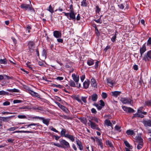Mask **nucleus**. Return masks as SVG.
I'll return each instance as SVG.
<instances>
[{"label":"nucleus","mask_w":151,"mask_h":151,"mask_svg":"<svg viewBox=\"0 0 151 151\" xmlns=\"http://www.w3.org/2000/svg\"><path fill=\"white\" fill-rule=\"evenodd\" d=\"M147 45L150 46L151 45V38L149 37L147 40Z\"/></svg>","instance_id":"nucleus-43"},{"label":"nucleus","mask_w":151,"mask_h":151,"mask_svg":"<svg viewBox=\"0 0 151 151\" xmlns=\"http://www.w3.org/2000/svg\"><path fill=\"white\" fill-rule=\"evenodd\" d=\"M72 77L73 81L75 82L76 83V85H77L79 81V76H77L75 73H73L72 74Z\"/></svg>","instance_id":"nucleus-10"},{"label":"nucleus","mask_w":151,"mask_h":151,"mask_svg":"<svg viewBox=\"0 0 151 151\" xmlns=\"http://www.w3.org/2000/svg\"><path fill=\"white\" fill-rule=\"evenodd\" d=\"M81 17L80 16V14L79 13H78L76 17V19L77 21H79Z\"/></svg>","instance_id":"nucleus-61"},{"label":"nucleus","mask_w":151,"mask_h":151,"mask_svg":"<svg viewBox=\"0 0 151 151\" xmlns=\"http://www.w3.org/2000/svg\"><path fill=\"white\" fill-rule=\"evenodd\" d=\"M91 86L94 87H97V84L95 79L92 78L91 79Z\"/></svg>","instance_id":"nucleus-14"},{"label":"nucleus","mask_w":151,"mask_h":151,"mask_svg":"<svg viewBox=\"0 0 151 151\" xmlns=\"http://www.w3.org/2000/svg\"><path fill=\"white\" fill-rule=\"evenodd\" d=\"M111 93L112 96L116 98L118 95H120L121 92L119 91H112L111 92Z\"/></svg>","instance_id":"nucleus-18"},{"label":"nucleus","mask_w":151,"mask_h":151,"mask_svg":"<svg viewBox=\"0 0 151 151\" xmlns=\"http://www.w3.org/2000/svg\"><path fill=\"white\" fill-rule=\"evenodd\" d=\"M47 10L51 13L52 14L54 12L53 8L52 7L51 5H50L49 6L48 8L47 9Z\"/></svg>","instance_id":"nucleus-31"},{"label":"nucleus","mask_w":151,"mask_h":151,"mask_svg":"<svg viewBox=\"0 0 151 151\" xmlns=\"http://www.w3.org/2000/svg\"><path fill=\"white\" fill-rule=\"evenodd\" d=\"M66 132V129H63L60 132V135L61 137H66L67 134H65Z\"/></svg>","instance_id":"nucleus-22"},{"label":"nucleus","mask_w":151,"mask_h":151,"mask_svg":"<svg viewBox=\"0 0 151 151\" xmlns=\"http://www.w3.org/2000/svg\"><path fill=\"white\" fill-rule=\"evenodd\" d=\"M93 27H94L95 29L96 33V35L98 36H100V32H99L98 29L97 28L96 25V24H94L93 25Z\"/></svg>","instance_id":"nucleus-27"},{"label":"nucleus","mask_w":151,"mask_h":151,"mask_svg":"<svg viewBox=\"0 0 151 151\" xmlns=\"http://www.w3.org/2000/svg\"><path fill=\"white\" fill-rule=\"evenodd\" d=\"M146 50V48L145 44V43L143 45L142 47L140 48L139 50L140 53L141 55L140 57H142L143 54Z\"/></svg>","instance_id":"nucleus-9"},{"label":"nucleus","mask_w":151,"mask_h":151,"mask_svg":"<svg viewBox=\"0 0 151 151\" xmlns=\"http://www.w3.org/2000/svg\"><path fill=\"white\" fill-rule=\"evenodd\" d=\"M17 116L19 119H26L27 117L25 116L24 115H19Z\"/></svg>","instance_id":"nucleus-48"},{"label":"nucleus","mask_w":151,"mask_h":151,"mask_svg":"<svg viewBox=\"0 0 151 151\" xmlns=\"http://www.w3.org/2000/svg\"><path fill=\"white\" fill-rule=\"evenodd\" d=\"M74 11L73 8V6L72 4H71L70 6L69 12Z\"/></svg>","instance_id":"nucleus-56"},{"label":"nucleus","mask_w":151,"mask_h":151,"mask_svg":"<svg viewBox=\"0 0 151 151\" xmlns=\"http://www.w3.org/2000/svg\"><path fill=\"white\" fill-rule=\"evenodd\" d=\"M40 126V124L38 123H32L31 124H29V125H26V126H27V127H30L31 126Z\"/></svg>","instance_id":"nucleus-30"},{"label":"nucleus","mask_w":151,"mask_h":151,"mask_svg":"<svg viewBox=\"0 0 151 151\" xmlns=\"http://www.w3.org/2000/svg\"><path fill=\"white\" fill-rule=\"evenodd\" d=\"M96 12L98 14H99L100 12H101V9L99 8L98 5L96 6Z\"/></svg>","instance_id":"nucleus-38"},{"label":"nucleus","mask_w":151,"mask_h":151,"mask_svg":"<svg viewBox=\"0 0 151 151\" xmlns=\"http://www.w3.org/2000/svg\"><path fill=\"white\" fill-rule=\"evenodd\" d=\"M105 123L108 126H111V129H113L112 123L110 122L109 120L108 119L106 120L105 121Z\"/></svg>","instance_id":"nucleus-15"},{"label":"nucleus","mask_w":151,"mask_h":151,"mask_svg":"<svg viewBox=\"0 0 151 151\" xmlns=\"http://www.w3.org/2000/svg\"><path fill=\"white\" fill-rule=\"evenodd\" d=\"M87 98V97H82L81 98V99L82 101L85 103H86L87 102L86 101V98Z\"/></svg>","instance_id":"nucleus-51"},{"label":"nucleus","mask_w":151,"mask_h":151,"mask_svg":"<svg viewBox=\"0 0 151 151\" xmlns=\"http://www.w3.org/2000/svg\"><path fill=\"white\" fill-rule=\"evenodd\" d=\"M133 68L135 70H137L138 69V66L137 65H135L133 66Z\"/></svg>","instance_id":"nucleus-64"},{"label":"nucleus","mask_w":151,"mask_h":151,"mask_svg":"<svg viewBox=\"0 0 151 151\" xmlns=\"http://www.w3.org/2000/svg\"><path fill=\"white\" fill-rule=\"evenodd\" d=\"M66 138L70 139L72 142H73L75 141V137L72 135L69 134H67Z\"/></svg>","instance_id":"nucleus-17"},{"label":"nucleus","mask_w":151,"mask_h":151,"mask_svg":"<svg viewBox=\"0 0 151 151\" xmlns=\"http://www.w3.org/2000/svg\"><path fill=\"white\" fill-rule=\"evenodd\" d=\"M94 21L96 22L99 24H101L102 22V21L101 20L100 18H99L98 19H94Z\"/></svg>","instance_id":"nucleus-42"},{"label":"nucleus","mask_w":151,"mask_h":151,"mask_svg":"<svg viewBox=\"0 0 151 151\" xmlns=\"http://www.w3.org/2000/svg\"><path fill=\"white\" fill-rule=\"evenodd\" d=\"M134 112V110L130 107H129L128 112L129 113H133Z\"/></svg>","instance_id":"nucleus-53"},{"label":"nucleus","mask_w":151,"mask_h":151,"mask_svg":"<svg viewBox=\"0 0 151 151\" xmlns=\"http://www.w3.org/2000/svg\"><path fill=\"white\" fill-rule=\"evenodd\" d=\"M9 93L5 91H0V95H9Z\"/></svg>","instance_id":"nucleus-34"},{"label":"nucleus","mask_w":151,"mask_h":151,"mask_svg":"<svg viewBox=\"0 0 151 151\" xmlns=\"http://www.w3.org/2000/svg\"><path fill=\"white\" fill-rule=\"evenodd\" d=\"M106 81L107 83L109 84V85L110 86H112L114 84V82L110 78H108L106 79Z\"/></svg>","instance_id":"nucleus-19"},{"label":"nucleus","mask_w":151,"mask_h":151,"mask_svg":"<svg viewBox=\"0 0 151 151\" xmlns=\"http://www.w3.org/2000/svg\"><path fill=\"white\" fill-rule=\"evenodd\" d=\"M86 0H83L81 2V6H86L87 4L86 3Z\"/></svg>","instance_id":"nucleus-37"},{"label":"nucleus","mask_w":151,"mask_h":151,"mask_svg":"<svg viewBox=\"0 0 151 151\" xmlns=\"http://www.w3.org/2000/svg\"><path fill=\"white\" fill-rule=\"evenodd\" d=\"M30 63V62H27L26 63V65H27V67L31 70H32V68L31 67V65H29Z\"/></svg>","instance_id":"nucleus-46"},{"label":"nucleus","mask_w":151,"mask_h":151,"mask_svg":"<svg viewBox=\"0 0 151 151\" xmlns=\"http://www.w3.org/2000/svg\"><path fill=\"white\" fill-rule=\"evenodd\" d=\"M0 63L1 64H6L7 63V60L6 59H1L0 60Z\"/></svg>","instance_id":"nucleus-35"},{"label":"nucleus","mask_w":151,"mask_h":151,"mask_svg":"<svg viewBox=\"0 0 151 151\" xmlns=\"http://www.w3.org/2000/svg\"><path fill=\"white\" fill-rule=\"evenodd\" d=\"M42 55L43 56L46 58L47 55V53L46 50H45L44 49L43 50L42 52Z\"/></svg>","instance_id":"nucleus-44"},{"label":"nucleus","mask_w":151,"mask_h":151,"mask_svg":"<svg viewBox=\"0 0 151 151\" xmlns=\"http://www.w3.org/2000/svg\"><path fill=\"white\" fill-rule=\"evenodd\" d=\"M106 144L109 145L110 147H113V145L111 142L109 140L106 141Z\"/></svg>","instance_id":"nucleus-39"},{"label":"nucleus","mask_w":151,"mask_h":151,"mask_svg":"<svg viewBox=\"0 0 151 151\" xmlns=\"http://www.w3.org/2000/svg\"><path fill=\"white\" fill-rule=\"evenodd\" d=\"M117 32H116L115 33L114 35L111 38V40L112 42H114L116 38V35H117Z\"/></svg>","instance_id":"nucleus-32"},{"label":"nucleus","mask_w":151,"mask_h":151,"mask_svg":"<svg viewBox=\"0 0 151 151\" xmlns=\"http://www.w3.org/2000/svg\"><path fill=\"white\" fill-rule=\"evenodd\" d=\"M63 13L64 14L69 20H72L75 21L76 20V13L75 12V11L69 12V13H66L63 12Z\"/></svg>","instance_id":"nucleus-3"},{"label":"nucleus","mask_w":151,"mask_h":151,"mask_svg":"<svg viewBox=\"0 0 151 151\" xmlns=\"http://www.w3.org/2000/svg\"><path fill=\"white\" fill-rule=\"evenodd\" d=\"M17 128H18V127H11L10 128L8 129H7V130H9V131H14Z\"/></svg>","instance_id":"nucleus-45"},{"label":"nucleus","mask_w":151,"mask_h":151,"mask_svg":"<svg viewBox=\"0 0 151 151\" xmlns=\"http://www.w3.org/2000/svg\"><path fill=\"white\" fill-rule=\"evenodd\" d=\"M123 109L126 111L128 112L129 107H126L125 106H123L122 107Z\"/></svg>","instance_id":"nucleus-57"},{"label":"nucleus","mask_w":151,"mask_h":151,"mask_svg":"<svg viewBox=\"0 0 151 151\" xmlns=\"http://www.w3.org/2000/svg\"><path fill=\"white\" fill-rule=\"evenodd\" d=\"M90 84V81L87 80V81H85L83 83V86L84 88L87 89L88 88Z\"/></svg>","instance_id":"nucleus-16"},{"label":"nucleus","mask_w":151,"mask_h":151,"mask_svg":"<svg viewBox=\"0 0 151 151\" xmlns=\"http://www.w3.org/2000/svg\"><path fill=\"white\" fill-rule=\"evenodd\" d=\"M151 59V50L148 51L145 54L143 58V60L145 62L149 61Z\"/></svg>","instance_id":"nucleus-5"},{"label":"nucleus","mask_w":151,"mask_h":151,"mask_svg":"<svg viewBox=\"0 0 151 151\" xmlns=\"http://www.w3.org/2000/svg\"><path fill=\"white\" fill-rule=\"evenodd\" d=\"M88 120L89 123H90L91 127L92 129H96L99 131L101 130V129L98 127V125L93 122L94 121L96 123H99V119L95 116H89Z\"/></svg>","instance_id":"nucleus-1"},{"label":"nucleus","mask_w":151,"mask_h":151,"mask_svg":"<svg viewBox=\"0 0 151 151\" xmlns=\"http://www.w3.org/2000/svg\"><path fill=\"white\" fill-rule=\"evenodd\" d=\"M12 117V116H9L8 117H0V119L1 120H3L4 121H6V120L9 118H10Z\"/></svg>","instance_id":"nucleus-36"},{"label":"nucleus","mask_w":151,"mask_h":151,"mask_svg":"<svg viewBox=\"0 0 151 151\" xmlns=\"http://www.w3.org/2000/svg\"><path fill=\"white\" fill-rule=\"evenodd\" d=\"M99 143L98 145L100 146L101 148L102 149L103 147V143L102 142V140L101 141H99V142H98Z\"/></svg>","instance_id":"nucleus-54"},{"label":"nucleus","mask_w":151,"mask_h":151,"mask_svg":"<svg viewBox=\"0 0 151 151\" xmlns=\"http://www.w3.org/2000/svg\"><path fill=\"white\" fill-rule=\"evenodd\" d=\"M28 92L29 93H30L31 95H32L33 96H34L35 93V92L34 91L31 90H28Z\"/></svg>","instance_id":"nucleus-40"},{"label":"nucleus","mask_w":151,"mask_h":151,"mask_svg":"<svg viewBox=\"0 0 151 151\" xmlns=\"http://www.w3.org/2000/svg\"><path fill=\"white\" fill-rule=\"evenodd\" d=\"M40 120H42L43 123L46 124V125L48 126L49 124V122L50 120V119H45L43 117H41Z\"/></svg>","instance_id":"nucleus-13"},{"label":"nucleus","mask_w":151,"mask_h":151,"mask_svg":"<svg viewBox=\"0 0 151 151\" xmlns=\"http://www.w3.org/2000/svg\"><path fill=\"white\" fill-rule=\"evenodd\" d=\"M124 143L125 145L128 147L129 148V149H132V146H131L129 144V142L126 141H125L124 142Z\"/></svg>","instance_id":"nucleus-29"},{"label":"nucleus","mask_w":151,"mask_h":151,"mask_svg":"<svg viewBox=\"0 0 151 151\" xmlns=\"http://www.w3.org/2000/svg\"><path fill=\"white\" fill-rule=\"evenodd\" d=\"M10 104V102L8 101H6L3 103V105L4 106L9 105Z\"/></svg>","instance_id":"nucleus-55"},{"label":"nucleus","mask_w":151,"mask_h":151,"mask_svg":"<svg viewBox=\"0 0 151 151\" xmlns=\"http://www.w3.org/2000/svg\"><path fill=\"white\" fill-rule=\"evenodd\" d=\"M33 132L31 131H17L14 132L13 133H32Z\"/></svg>","instance_id":"nucleus-26"},{"label":"nucleus","mask_w":151,"mask_h":151,"mask_svg":"<svg viewBox=\"0 0 151 151\" xmlns=\"http://www.w3.org/2000/svg\"><path fill=\"white\" fill-rule=\"evenodd\" d=\"M100 106H102V107L104 106L105 105L104 102L102 100H101L100 101Z\"/></svg>","instance_id":"nucleus-50"},{"label":"nucleus","mask_w":151,"mask_h":151,"mask_svg":"<svg viewBox=\"0 0 151 151\" xmlns=\"http://www.w3.org/2000/svg\"><path fill=\"white\" fill-rule=\"evenodd\" d=\"M52 86L54 87H55L57 88H62L63 87V86L61 85L60 84L57 85L56 84H53Z\"/></svg>","instance_id":"nucleus-41"},{"label":"nucleus","mask_w":151,"mask_h":151,"mask_svg":"<svg viewBox=\"0 0 151 151\" xmlns=\"http://www.w3.org/2000/svg\"><path fill=\"white\" fill-rule=\"evenodd\" d=\"M126 133L129 135H132L134 134L133 130H128L126 132Z\"/></svg>","instance_id":"nucleus-33"},{"label":"nucleus","mask_w":151,"mask_h":151,"mask_svg":"<svg viewBox=\"0 0 151 151\" xmlns=\"http://www.w3.org/2000/svg\"><path fill=\"white\" fill-rule=\"evenodd\" d=\"M91 111L92 113L94 114H96L97 113V111L96 109L93 108L91 109Z\"/></svg>","instance_id":"nucleus-59"},{"label":"nucleus","mask_w":151,"mask_h":151,"mask_svg":"<svg viewBox=\"0 0 151 151\" xmlns=\"http://www.w3.org/2000/svg\"><path fill=\"white\" fill-rule=\"evenodd\" d=\"M28 47L29 49H32L35 46V43L32 41L29 42L28 44Z\"/></svg>","instance_id":"nucleus-21"},{"label":"nucleus","mask_w":151,"mask_h":151,"mask_svg":"<svg viewBox=\"0 0 151 151\" xmlns=\"http://www.w3.org/2000/svg\"><path fill=\"white\" fill-rule=\"evenodd\" d=\"M91 96V99L93 101H96L97 98L98 96L96 93H93L92 94Z\"/></svg>","instance_id":"nucleus-23"},{"label":"nucleus","mask_w":151,"mask_h":151,"mask_svg":"<svg viewBox=\"0 0 151 151\" xmlns=\"http://www.w3.org/2000/svg\"><path fill=\"white\" fill-rule=\"evenodd\" d=\"M136 142L138 143L137 148L138 149H141L143 145V140L142 138L140 137H138L136 139Z\"/></svg>","instance_id":"nucleus-4"},{"label":"nucleus","mask_w":151,"mask_h":151,"mask_svg":"<svg viewBox=\"0 0 151 151\" xmlns=\"http://www.w3.org/2000/svg\"><path fill=\"white\" fill-rule=\"evenodd\" d=\"M30 1V4H22L21 6V7L24 9L25 10H33V9L32 7V5L31 4V2Z\"/></svg>","instance_id":"nucleus-6"},{"label":"nucleus","mask_w":151,"mask_h":151,"mask_svg":"<svg viewBox=\"0 0 151 151\" xmlns=\"http://www.w3.org/2000/svg\"><path fill=\"white\" fill-rule=\"evenodd\" d=\"M60 108L66 113H68L69 112V110L65 106L62 105Z\"/></svg>","instance_id":"nucleus-25"},{"label":"nucleus","mask_w":151,"mask_h":151,"mask_svg":"<svg viewBox=\"0 0 151 151\" xmlns=\"http://www.w3.org/2000/svg\"><path fill=\"white\" fill-rule=\"evenodd\" d=\"M50 128H51L50 129L51 130L57 133H59L58 131L57 130L53 128L51 126Z\"/></svg>","instance_id":"nucleus-52"},{"label":"nucleus","mask_w":151,"mask_h":151,"mask_svg":"<svg viewBox=\"0 0 151 151\" xmlns=\"http://www.w3.org/2000/svg\"><path fill=\"white\" fill-rule=\"evenodd\" d=\"M22 101L19 100H15L13 101V103L14 104L20 103Z\"/></svg>","instance_id":"nucleus-47"},{"label":"nucleus","mask_w":151,"mask_h":151,"mask_svg":"<svg viewBox=\"0 0 151 151\" xmlns=\"http://www.w3.org/2000/svg\"><path fill=\"white\" fill-rule=\"evenodd\" d=\"M120 101L123 104H130L131 102V100L129 98L122 97L121 98Z\"/></svg>","instance_id":"nucleus-7"},{"label":"nucleus","mask_w":151,"mask_h":151,"mask_svg":"<svg viewBox=\"0 0 151 151\" xmlns=\"http://www.w3.org/2000/svg\"><path fill=\"white\" fill-rule=\"evenodd\" d=\"M69 83H70V86L73 87H76V84H75L76 83L73 80H70L69 81Z\"/></svg>","instance_id":"nucleus-24"},{"label":"nucleus","mask_w":151,"mask_h":151,"mask_svg":"<svg viewBox=\"0 0 151 151\" xmlns=\"http://www.w3.org/2000/svg\"><path fill=\"white\" fill-rule=\"evenodd\" d=\"M60 143H53V145L58 147L68 148L70 147V145L69 143L64 139H62L60 141Z\"/></svg>","instance_id":"nucleus-2"},{"label":"nucleus","mask_w":151,"mask_h":151,"mask_svg":"<svg viewBox=\"0 0 151 151\" xmlns=\"http://www.w3.org/2000/svg\"><path fill=\"white\" fill-rule=\"evenodd\" d=\"M56 79L57 80L61 81L63 80V78L62 77L58 76L56 78Z\"/></svg>","instance_id":"nucleus-62"},{"label":"nucleus","mask_w":151,"mask_h":151,"mask_svg":"<svg viewBox=\"0 0 151 151\" xmlns=\"http://www.w3.org/2000/svg\"><path fill=\"white\" fill-rule=\"evenodd\" d=\"M107 94L104 92L102 93V97L104 99H106L107 97Z\"/></svg>","instance_id":"nucleus-49"},{"label":"nucleus","mask_w":151,"mask_h":151,"mask_svg":"<svg viewBox=\"0 0 151 151\" xmlns=\"http://www.w3.org/2000/svg\"><path fill=\"white\" fill-rule=\"evenodd\" d=\"M118 6L119 8L121 9H123L124 7V5L122 4H120L118 5Z\"/></svg>","instance_id":"nucleus-58"},{"label":"nucleus","mask_w":151,"mask_h":151,"mask_svg":"<svg viewBox=\"0 0 151 151\" xmlns=\"http://www.w3.org/2000/svg\"><path fill=\"white\" fill-rule=\"evenodd\" d=\"M34 96L37 97L40 99H41L40 95L39 94L37 93L36 92H35V95Z\"/></svg>","instance_id":"nucleus-60"},{"label":"nucleus","mask_w":151,"mask_h":151,"mask_svg":"<svg viewBox=\"0 0 151 151\" xmlns=\"http://www.w3.org/2000/svg\"><path fill=\"white\" fill-rule=\"evenodd\" d=\"M99 64V61H97L95 65V68H98Z\"/></svg>","instance_id":"nucleus-63"},{"label":"nucleus","mask_w":151,"mask_h":151,"mask_svg":"<svg viewBox=\"0 0 151 151\" xmlns=\"http://www.w3.org/2000/svg\"><path fill=\"white\" fill-rule=\"evenodd\" d=\"M142 123L145 127L148 126L151 127V121L150 120H143L142 121Z\"/></svg>","instance_id":"nucleus-8"},{"label":"nucleus","mask_w":151,"mask_h":151,"mask_svg":"<svg viewBox=\"0 0 151 151\" xmlns=\"http://www.w3.org/2000/svg\"><path fill=\"white\" fill-rule=\"evenodd\" d=\"M53 35L56 38H60L61 37V33L58 31H55L53 32Z\"/></svg>","instance_id":"nucleus-11"},{"label":"nucleus","mask_w":151,"mask_h":151,"mask_svg":"<svg viewBox=\"0 0 151 151\" xmlns=\"http://www.w3.org/2000/svg\"><path fill=\"white\" fill-rule=\"evenodd\" d=\"M94 60L91 59H88L87 61V64L89 66H91L94 64Z\"/></svg>","instance_id":"nucleus-20"},{"label":"nucleus","mask_w":151,"mask_h":151,"mask_svg":"<svg viewBox=\"0 0 151 151\" xmlns=\"http://www.w3.org/2000/svg\"><path fill=\"white\" fill-rule=\"evenodd\" d=\"M145 105L151 107V99L146 101L145 102Z\"/></svg>","instance_id":"nucleus-28"},{"label":"nucleus","mask_w":151,"mask_h":151,"mask_svg":"<svg viewBox=\"0 0 151 151\" xmlns=\"http://www.w3.org/2000/svg\"><path fill=\"white\" fill-rule=\"evenodd\" d=\"M76 142L77 145L79 147L80 150H83V145L79 139H77L76 140Z\"/></svg>","instance_id":"nucleus-12"}]
</instances>
